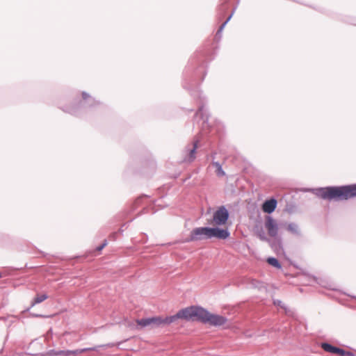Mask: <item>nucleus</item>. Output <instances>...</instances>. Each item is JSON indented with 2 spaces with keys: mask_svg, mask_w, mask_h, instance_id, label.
Returning <instances> with one entry per match:
<instances>
[{
  "mask_svg": "<svg viewBox=\"0 0 356 356\" xmlns=\"http://www.w3.org/2000/svg\"><path fill=\"white\" fill-rule=\"evenodd\" d=\"M229 218L227 210L224 207H220L213 214V220L210 222L213 225H225Z\"/></svg>",
  "mask_w": 356,
  "mask_h": 356,
  "instance_id": "20e7f679",
  "label": "nucleus"
},
{
  "mask_svg": "<svg viewBox=\"0 0 356 356\" xmlns=\"http://www.w3.org/2000/svg\"><path fill=\"white\" fill-rule=\"evenodd\" d=\"M321 348L327 353L336 354L340 356H352L353 354L347 352L343 349L333 346L332 345L327 343H323L321 345Z\"/></svg>",
  "mask_w": 356,
  "mask_h": 356,
  "instance_id": "0eeeda50",
  "label": "nucleus"
},
{
  "mask_svg": "<svg viewBox=\"0 0 356 356\" xmlns=\"http://www.w3.org/2000/svg\"><path fill=\"white\" fill-rule=\"evenodd\" d=\"M203 313L201 320V322L202 323H209L213 326H220L227 321V319L225 317L218 314H211L204 309Z\"/></svg>",
  "mask_w": 356,
  "mask_h": 356,
  "instance_id": "7ed1b4c3",
  "label": "nucleus"
},
{
  "mask_svg": "<svg viewBox=\"0 0 356 356\" xmlns=\"http://www.w3.org/2000/svg\"><path fill=\"white\" fill-rule=\"evenodd\" d=\"M88 350H95V348H84L75 350H59L56 352H52L51 355L54 356H76Z\"/></svg>",
  "mask_w": 356,
  "mask_h": 356,
  "instance_id": "1a4fd4ad",
  "label": "nucleus"
},
{
  "mask_svg": "<svg viewBox=\"0 0 356 356\" xmlns=\"http://www.w3.org/2000/svg\"><path fill=\"white\" fill-rule=\"evenodd\" d=\"M286 229L292 232V233H297L298 232V226L294 223H291L287 225Z\"/></svg>",
  "mask_w": 356,
  "mask_h": 356,
  "instance_id": "a211bd4d",
  "label": "nucleus"
},
{
  "mask_svg": "<svg viewBox=\"0 0 356 356\" xmlns=\"http://www.w3.org/2000/svg\"><path fill=\"white\" fill-rule=\"evenodd\" d=\"M198 141H195L193 145V147L188 150V156L185 159L188 162L193 161L195 158L196 149L197 148Z\"/></svg>",
  "mask_w": 356,
  "mask_h": 356,
  "instance_id": "9b49d317",
  "label": "nucleus"
},
{
  "mask_svg": "<svg viewBox=\"0 0 356 356\" xmlns=\"http://www.w3.org/2000/svg\"><path fill=\"white\" fill-rule=\"evenodd\" d=\"M274 304L275 305H277V306H280L281 307H283V306L282 305V302L280 300L274 301Z\"/></svg>",
  "mask_w": 356,
  "mask_h": 356,
  "instance_id": "4be33fe9",
  "label": "nucleus"
},
{
  "mask_svg": "<svg viewBox=\"0 0 356 356\" xmlns=\"http://www.w3.org/2000/svg\"><path fill=\"white\" fill-rule=\"evenodd\" d=\"M209 238H216L218 239H225L229 237V232L227 229H220L218 227H208Z\"/></svg>",
  "mask_w": 356,
  "mask_h": 356,
  "instance_id": "423d86ee",
  "label": "nucleus"
},
{
  "mask_svg": "<svg viewBox=\"0 0 356 356\" xmlns=\"http://www.w3.org/2000/svg\"><path fill=\"white\" fill-rule=\"evenodd\" d=\"M317 194L324 200H346L356 197V184L321 188Z\"/></svg>",
  "mask_w": 356,
  "mask_h": 356,
  "instance_id": "f257e3e1",
  "label": "nucleus"
},
{
  "mask_svg": "<svg viewBox=\"0 0 356 356\" xmlns=\"http://www.w3.org/2000/svg\"><path fill=\"white\" fill-rule=\"evenodd\" d=\"M258 237L261 241H267V238L265 236L264 234L261 232V233L257 234Z\"/></svg>",
  "mask_w": 356,
  "mask_h": 356,
  "instance_id": "6ab92c4d",
  "label": "nucleus"
},
{
  "mask_svg": "<svg viewBox=\"0 0 356 356\" xmlns=\"http://www.w3.org/2000/svg\"><path fill=\"white\" fill-rule=\"evenodd\" d=\"M106 245V242H104L102 245H100V246H99V247L97 248V250H98V251L102 250V249H103Z\"/></svg>",
  "mask_w": 356,
  "mask_h": 356,
  "instance_id": "412c9836",
  "label": "nucleus"
},
{
  "mask_svg": "<svg viewBox=\"0 0 356 356\" xmlns=\"http://www.w3.org/2000/svg\"><path fill=\"white\" fill-rule=\"evenodd\" d=\"M277 207V200L275 199H270L264 202L262 205V210L267 213H271L275 211Z\"/></svg>",
  "mask_w": 356,
  "mask_h": 356,
  "instance_id": "9d476101",
  "label": "nucleus"
},
{
  "mask_svg": "<svg viewBox=\"0 0 356 356\" xmlns=\"http://www.w3.org/2000/svg\"><path fill=\"white\" fill-rule=\"evenodd\" d=\"M209 238L208 227H197L192 230L186 241H200Z\"/></svg>",
  "mask_w": 356,
  "mask_h": 356,
  "instance_id": "39448f33",
  "label": "nucleus"
},
{
  "mask_svg": "<svg viewBox=\"0 0 356 356\" xmlns=\"http://www.w3.org/2000/svg\"><path fill=\"white\" fill-rule=\"evenodd\" d=\"M136 322L137 325L140 326L141 327H144L151 325L150 318L138 319L136 321Z\"/></svg>",
  "mask_w": 356,
  "mask_h": 356,
  "instance_id": "4468645a",
  "label": "nucleus"
},
{
  "mask_svg": "<svg viewBox=\"0 0 356 356\" xmlns=\"http://www.w3.org/2000/svg\"><path fill=\"white\" fill-rule=\"evenodd\" d=\"M177 320V315L161 317V325H168Z\"/></svg>",
  "mask_w": 356,
  "mask_h": 356,
  "instance_id": "f8f14e48",
  "label": "nucleus"
},
{
  "mask_svg": "<svg viewBox=\"0 0 356 356\" xmlns=\"http://www.w3.org/2000/svg\"><path fill=\"white\" fill-rule=\"evenodd\" d=\"M48 298L47 294H38L33 299L31 306L33 307L36 304H39Z\"/></svg>",
  "mask_w": 356,
  "mask_h": 356,
  "instance_id": "ddd939ff",
  "label": "nucleus"
},
{
  "mask_svg": "<svg viewBox=\"0 0 356 356\" xmlns=\"http://www.w3.org/2000/svg\"><path fill=\"white\" fill-rule=\"evenodd\" d=\"M213 165L216 168V173L218 176L225 175V172L222 170L221 165L218 163H213Z\"/></svg>",
  "mask_w": 356,
  "mask_h": 356,
  "instance_id": "f3484780",
  "label": "nucleus"
},
{
  "mask_svg": "<svg viewBox=\"0 0 356 356\" xmlns=\"http://www.w3.org/2000/svg\"><path fill=\"white\" fill-rule=\"evenodd\" d=\"M265 227L268 234L271 237H275L278 233V225L276 221L270 216H267L265 220Z\"/></svg>",
  "mask_w": 356,
  "mask_h": 356,
  "instance_id": "6e6552de",
  "label": "nucleus"
},
{
  "mask_svg": "<svg viewBox=\"0 0 356 356\" xmlns=\"http://www.w3.org/2000/svg\"><path fill=\"white\" fill-rule=\"evenodd\" d=\"M267 262L270 265H271V266H274V267H275L277 268H281L280 264L279 263L278 260L277 259H275V258L270 257V258H268L267 259Z\"/></svg>",
  "mask_w": 356,
  "mask_h": 356,
  "instance_id": "2eb2a0df",
  "label": "nucleus"
},
{
  "mask_svg": "<svg viewBox=\"0 0 356 356\" xmlns=\"http://www.w3.org/2000/svg\"><path fill=\"white\" fill-rule=\"evenodd\" d=\"M82 97L83 99H86L87 98L90 97V95L86 92H82Z\"/></svg>",
  "mask_w": 356,
  "mask_h": 356,
  "instance_id": "aec40b11",
  "label": "nucleus"
},
{
  "mask_svg": "<svg viewBox=\"0 0 356 356\" xmlns=\"http://www.w3.org/2000/svg\"><path fill=\"white\" fill-rule=\"evenodd\" d=\"M151 325H154L156 326L161 325V316H155L150 318Z\"/></svg>",
  "mask_w": 356,
  "mask_h": 356,
  "instance_id": "dca6fc26",
  "label": "nucleus"
},
{
  "mask_svg": "<svg viewBox=\"0 0 356 356\" xmlns=\"http://www.w3.org/2000/svg\"><path fill=\"white\" fill-rule=\"evenodd\" d=\"M204 309L200 307L191 306L179 310L177 314L178 319L185 321H201Z\"/></svg>",
  "mask_w": 356,
  "mask_h": 356,
  "instance_id": "f03ea898",
  "label": "nucleus"
}]
</instances>
